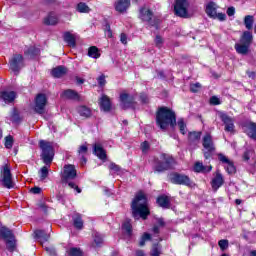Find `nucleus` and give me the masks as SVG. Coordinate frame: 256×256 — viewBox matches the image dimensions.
Wrapping results in <instances>:
<instances>
[{
  "label": "nucleus",
  "instance_id": "f257e3e1",
  "mask_svg": "<svg viewBox=\"0 0 256 256\" xmlns=\"http://www.w3.org/2000/svg\"><path fill=\"white\" fill-rule=\"evenodd\" d=\"M156 123L163 131H165L167 127L175 129V125H177L182 135L187 134V124L185 123V120L180 118L177 121L174 111L167 107H161L158 109L156 114Z\"/></svg>",
  "mask_w": 256,
  "mask_h": 256
},
{
  "label": "nucleus",
  "instance_id": "f03ea898",
  "mask_svg": "<svg viewBox=\"0 0 256 256\" xmlns=\"http://www.w3.org/2000/svg\"><path fill=\"white\" fill-rule=\"evenodd\" d=\"M40 145V149L42 150V160L45 163V165L48 166H43L38 174L40 177V181H45V179H47V177H49V165H51V163L53 162V157L55 156V150H53V144H51V142L45 141V140H41L39 142Z\"/></svg>",
  "mask_w": 256,
  "mask_h": 256
},
{
  "label": "nucleus",
  "instance_id": "7ed1b4c3",
  "mask_svg": "<svg viewBox=\"0 0 256 256\" xmlns=\"http://www.w3.org/2000/svg\"><path fill=\"white\" fill-rule=\"evenodd\" d=\"M132 215L134 219H147L149 215V207H147V196L143 192H139L132 201Z\"/></svg>",
  "mask_w": 256,
  "mask_h": 256
},
{
  "label": "nucleus",
  "instance_id": "20e7f679",
  "mask_svg": "<svg viewBox=\"0 0 256 256\" xmlns=\"http://www.w3.org/2000/svg\"><path fill=\"white\" fill-rule=\"evenodd\" d=\"M77 177V170L75 169L74 165L67 164L64 166L63 172H62V181L63 183H68V187L71 189H75L77 193H81V188L77 186L73 181Z\"/></svg>",
  "mask_w": 256,
  "mask_h": 256
},
{
  "label": "nucleus",
  "instance_id": "39448f33",
  "mask_svg": "<svg viewBox=\"0 0 256 256\" xmlns=\"http://www.w3.org/2000/svg\"><path fill=\"white\" fill-rule=\"evenodd\" d=\"M174 163L175 160L173 159V157L167 154H162L160 156V160L155 161L154 171H156L157 173H163V171L171 169Z\"/></svg>",
  "mask_w": 256,
  "mask_h": 256
},
{
  "label": "nucleus",
  "instance_id": "423d86ee",
  "mask_svg": "<svg viewBox=\"0 0 256 256\" xmlns=\"http://www.w3.org/2000/svg\"><path fill=\"white\" fill-rule=\"evenodd\" d=\"M174 13L177 17L188 19L189 17V0H176L174 5Z\"/></svg>",
  "mask_w": 256,
  "mask_h": 256
},
{
  "label": "nucleus",
  "instance_id": "0eeeda50",
  "mask_svg": "<svg viewBox=\"0 0 256 256\" xmlns=\"http://www.w3.org/2000/svg\"><path fill=\"white\" fill-rule=\"evenodd\" d=\"M1 175L4 187H6V189H13L15 184L13 183V176L11 175V167H9V165L5 164L1 168Z\"/></svg>",
  "mask_w": 256,
  "mask_h": 256
},
{
  "label": "nucleus",
  "instance_id": "6e6552de",
  "mask_svg": "<svg viewBox=\"0 0 256 256\" xmlns=\"http://www.w3.org/2000/svg\"><path fill=\"white\" fill-rule=\"evenodd\" d=\"M10 69L14 73H19L21 69L25 67V61L23 59V55L21 54H14L9 61Z\"/></svg>",
  "mask_w": 256,
  "mask_h": 256
},
{
  "label": "nucleus",
  "instance_id": "1a4fd4ad",
  "mask_svg": "<svg viewBox=\"0 0 256 256\" xmlns=\"http://www.w3.org/2000/svg\"><path fill=\"white\" fill-rule=\"evenodd\" d=\"M170 181L175 185H185L186 187H191L193 185L191 178H189V176L185 174H179V173L171 174Z\"/></svg>",
  "mask_w": 256,
  "mask_h": 256
},
{
  "label": "nucleus",
  "instance_id": "9d476101",
  "mask_svg": "<svg viewBox=\"0 0 256 256\" xmlns=\"http://www.w3.org/2000/svg\"><path fill=\"white\" fill-rule=\"evenodd\" d=\"M120 105L122 109H135V96L125 92L121 93Z\"/></svg>",
  "mask_w": 256,
  "mask_h": 256
},
{
  "label": "nucleus",
  "instance_id": "9b49d317",
  "mask_svg": "<svg viewBox=\"0 0 256 256\" xmlns=\"http://www.w3.org/2000/svg\"><path fill=\"white\" fill-rule=\"evenodd\" d=\"M47 106V96L45 94H38L35 98L34 111L39 115L45 113V107Z\"/></svg>",
  "mask_w": 256,
  "mask_h": 256
},
{
  "label": "nucleus",
  "instance_id": "f8f14e48",
  "mask_svg": "<svg viewBox=\"0 0 256 256\" xmlns=\"http://www.w3.org/2000/svg\"><path fill=\"white\" fill-rule=\"evenodd\" d=\"M220 119L224 125V131H226V133H235V119L225 113L220 114Z\"/></svg>",
  "mask_w": 256,
  "mask_h": 256
},
{
  "label": "nucleus",
  "instance_id": "ddd939ff",
  "mask_svg": "<svg viewBox=\"0 0 256 256\" xmlns=\"http://www.w3.org/2000/svg\"><path fill=\"white\" fill-rule=\"evenodd\" d=\"M218 159L221 163L224 164V167L229 175H234V173H236L237 170L235 168V164H233V162L229 160L227 156L218 154Z\"/></svg>",
  "mask_w": 256,
  "mask_h": 256
},
{
  "label": "nucleus",
  "instance_id": "4468645a",
  "mask_svg": "<svg viewBox=\"0 0 256 256\" xmlns=\"http://www.w3.org/2000/svg\"><path fill=\"white\" fill-rule=\"evenodd\" d=\"M129 7H131V0H117L114 3V9L118 13H127Z\"/></svg>",
  "mask_w": 256,
  "mask_h": 256
},
{
  "label": "nucleus",
  "instance_id": "2eb2a0df",
  "mask_svg": "<svg viewBox=\"0 0 256 256\" xmlns=\"http://www.w3.org/2000/svg\"><path fill=\"white\" fill-rule=\"evenodd\" d=\"M224 183H225V180L223 179V175L221 174V172L216 171L215 174H214V177L211 181L212 189L214 191H217V189L222 187V185Z\"/></svg>",
  "mask_w": 256,
  "mask_h": 256
},
{
  "label": "nucleus",
  "instance_id": "dca6fc26",
  "mask_svg": "<svg viewBox=\"0 0 256 256\" xmlns=\"http://www.w3.org/2000/svg\"><path fill=\"white\" fill-rule=\"evenodd\" d=\"M99 104L101 111H104V113L111 111V99H109L107 95L103 94L101 96Z\"/></svg>",
  "mask_w": 256,
  "mask_h": 256
},
{
  "label": "nucleus",
  "instance_id": "f3484780",
  "mask_svg": "<svg viewBox=\"0 0 256 256\" xmlns=\"http://www.w3.org/2000/svg\"><path fill=\"white\" fill-rule=\"evenodd\" d=\"M0 98L3 99L4 103H13L17 99V92L15 91H2Z\"/></svg>",
  "mask_w": 256,
  "mask_h": 256
},
{
  "label": "nucleus",
  "instance_id": "a211bd4d",
  "mask_svg": "<svg viewBox=\"0 0 256 256\" xmlns=\"http://www.w3.org/2000/svg\"><path fill=\"white\" fill-rule=\"evenodd\" d=\"M93 153L97 155L101 161H105L107 159V152L103 149V146L100 143H95L93 145Z\"/></svg>",
  "mask_w": 256,
  "mask_h": 256
},
{
  "label": "nucleus",
  "instance_id": "6ab92c4d",
  "mask_svg": "<svg viewBox=\"0 0 256 256\" xmlns=\"http://www.w3.org/2000/svg\"><path fill=\"white\" fill-rule=\"evenodd\" d=\"M217 9H219V6L215 4V2H209L206 5V15L213 19V17H217Z\"/></svg>",
  "mask_w": 256,
  "mask_h": 256
},
{
  "label": "nucleus",
  "instance_id": "aec40b11",
  "mask_svg": "<svg viewBox=\"0 0 256 256\" xmlns=\"http://www.w3.org/2000/svg\"><path fill=\"white\" fill-rule=\"evenodd\" d=\"M203 147L206 151H215V146L213 145V138L211 134H206L203 137Z\"/></svg>",
  "mask_w": 256,
  "mask_h": 256
},
{
  "label": "nucleus",
  "instance_id": "412c9836",
  "mask_svg": "<svg viewBox=\"0 0 256 256\" xmlns=\"http://www.w3.org/2000/svg\"><path fill=\"white\" fill-rule=\"evenodd\" d=\"M213 169L212 166H205L201 162H196L194 164V171L195 173H210V171Z\"/></svg>",
  "mask_w": 256,
  "mask_h": 256
},
{
  "label": "nucleus",
  "instance_id": "4be33fe9",
  "mask_svg": "<svg viewBox=\"0 0 256 256\" xmlns=\"http://www.w3.org/2000/svg\"><path fill=\"white\" fill-rule=\"evenodd\" d=\"M157 203H158L159 207H162L163 209H169V207L171 205V201L165 195L159 196L157 198Z\"/></svg>",
  "mask_w": 256,
  "mask_h": 256
},
{
  "label": "nucleus",
  "instance_id": "5701e85b",
  "mask_svg": "<svg viewBox=\"0 0 256 256\" xmlns=\"http://www.w3.org/2000/svg\"><path fill=\"white\" fill-rule=\"evenodd\" d=\"M34 235L42 245L43 243H46V241H49V235L43 230H36Z\"/></svg>",
  "mask_w": 256,
  "mask_h": 256
},
{
  "label": "nucleus",
  "instance_id": "b1692460",
  "mask_svg": "<svg viewBox=\"0 0 256 256\" xmlns=\"http://www.w3.org/2000/svg\"><path fill=\"white\" fill-rule=\"evenodd\" d=\"M52 77H56L57 79L63 77L65 73H67V68L65 66H58L54 69H52Z\"/></svg>",
  "mask_w": 256,
  "mask_h": 256
},
{
  "label": "nucleus",
  "instance_id": "393cba45",
  "mask_svg": "<svg viewBox=\"0 0 256 256\" xmlns=\"http://www.w3.org/2000/svg\"><path fill=\"white\" fill-rule=\"evenodd\" d=\"M76 35L71 32L64 33V41L69 45V47H75Z\"/></svg>",
  "mask_w": 256,
  "mask_h": 256
},
{
  "label": "nucleus",
  "instance_id": "a878e982",
  "mask_svg": "<svg viewBox=\"0 0 256 256\" xmlns=\"http://www.w3.org/2000/svg\"><path fill=\"white\" fill-rule=\"evenodd\" d=\"M73 220V225L75 227V229H83V218L81 217V214L76 213L73 215L72 217Z\"/></svg>",
  "mask_w": 256,
  "mask_h": 256
},
{
  "label": "nucleus",
  "instance_id": "bb28decb",
  "mask_svg": "<svg viewBox=\"0 0 256 256\" xmlns=\"http://www.w3.org/2000/svg\"><path fill=\"white\" fill-rule=\"evenodd\" d=\"M57 23H59V18H57V15H55V13L53 12H51L46 18H44L45 25H57Z\"/></svg>",
  "mask_w": 256,
  "mask_h": 256
},
{
  "label": "nucleus",
  "instance_id": "cd10ccee",
  "mask_svg": "<svg viewBox=\"0 0 256 256\" xmlns=\"http://www.w3.org/2000/svg\"><path fill=\"white\" fill-rule=\"evenodd\" d=\"M252 41H253V34H251V32L249 31H245L241 37L240 43L251 46Z\"/></svg>",
  "mask_w": 256,
  "mask_h": 256
},
{
  "label": "nucleus",
  "instance_id": "c85d7f7f",
  "mask_svg": "<svg viewBox=\"0 0 256 256\" xmlns=\"http://www.w3.org/2000/svg\"><path fill=\"white\" fill-rule=\"evenodd\" d=\"M246 133L248 137L251 139H254L256 141V124L255 123H249L246 126Z\"/></svg>",
  "mask_w": 256,
  "mask_h": 256
},
{
  "label": "nucleus",
  "instance_id": "c756f323",
  "mask_svg": "<svg viewBox=\"0 0 256 256\" xmlns=\"http://www.w3.org/2000/svg\"><path fill=\"white\" fill-rule=\"evenodd\" d=\"M77 112L79 113L80 117H84L85 119L91 117V108L87 106H79L77 108Z\"/></svg>",
  "mask_w": 256,
  "mask_h": 256
},
{
  "label": "nucleus",
  "instance_id": "7c9ffc66",
  "mask_svg": "<svg viewBox=\"0 0 256 256\" xmlns=\"http://www.w3.org/2000/svg\"><path fill=\"white\" fill-rule=\"evenodd\" d=\"M249 45L247 44H235V50L237 53H239V55H247V53H249Z\"/></svg>",
  "mask_w": 256,
  "mask_h": 256
},
{
  "label": "nucleus",
  "instance_id": "2f4dec72",
  "mask_svg": "<svg viewBox=\"0 0 256 256\" xmlns=\"http://www.w3.org/2000/svg\"><path fill=\"white\" fill-rule=\"evenodd\" d=\"M201 140V132H190L188 135V141L191 144L197 145Z\"/></svg>",
  "mask_w": 256,
  "mask_h": 256
},
{
  "label": "nucleus",
  "instance_id": "473e14b6",
  "mask_svg": "<svg viewBox=\"0 0 256 256\" xmlns=\"http://www.w3.org/2000/svg\"><path fill=\"white\" fill-rule=\"evenodd\" d=\"M0 237L1 239H4V241L11 239L13 237V232L9 228L3 226L0 228Z\"/></svg>",
  "mask_w": 256,
  "mask_h": 256
},
{
  "label": "nucleus",
  "instance_id": "72a5a7b5",
  "mask_svg": "<svg viewBox=\"0 0 256 256\" xmlns=\"http://www.w3.org/2000/svg\"><path fill=\"white\" fill-rule=\"evenodd\" d=\"M122 229H123L124 233H126V235H128V237H131V235L133 233V226L131 225L130 219H126L124 221V223L122 224Z\"/></svg>",
  "mask_w": 256,
  "mask_h": 256
},
{
  "label": "nucleus",
  "instance_id": "f704fd0d",
  "mask_svg": "<svg viewBox=\"0 0 256 256\" xmlns=\"http://www.w3.org/2000/svg\"><path fill=\"white\" fill-rule=\"evenodd\" d=\"M140 17L142 21H149L150 19H152L153 13L147 8H142L140 10Z\"/></svg>",
  "mask_w": 256,
  "mask_h": 256
},
{
  "label": "nucleus",
  "instance_id": "c9c22d12",
  "mask_svg": "<svg viewBox=\"0 0 256 256\" xmlns=\"http://www.w3.org/2000/svg\"><path fill=\"white\" fill-rule=\"evenodd\" d=\"M63 97H65L66 99H73L74 101H79V94L73 90L64 91Z\"/></svg>",
  "mask_w": 256,
  "mask_h": 256
},
{
  "label": "nucleus",
  "instance_id": "e433bc0d",
  "mask_svg": "<svg viewBox=\"0 0 256 256\" xmlns=\"http://www.w3.org/2000/svg\"><path fill=\"white\" fill-rule=\"evenodd\" d=\"M88 56L92 59H99L101 57V53H99V48L97 46H92L88 49Z\"/></svg>",
  "mask_w": 256,
  "mask_h": 256
},
{
  "label": "nucleus",
  "instance_id": "4c0bfd02",
  "mask_svg": "<svg viewBox=\"0 0 256 256\" xmlns=\"http://www.w3.org/2000/svg\"><path fill=\"white\" fill-rule=\"evenodd\" d=\"M93 247H101V245H103V236H101V234L94 232L93 233Z\"/></svg>",
  "mask_w": 256,
  "mask_h": 256
},
{
  "label": "nucleus",
  "instance_id": "58836bf2",
  "mask_svg": "<svg viewBox=\"0 0 256 256\" xmlns=\"http://www.w3.org/2000/svg\"><path fill=\"white\" fill-rule=\"evenodd\" d=\"M255 22L253 16L251 15H247L244 18V25L246 27V29H248V31H250V29H253V23Z\"/></svg>",
  "mask_w": 256,
  "mask_h": 256
},
{
  "label": "nucleus",
  "instance_id": "ea45409f",
  "mask_svg": "<svg viewBox=\"0 0 256 256\" xmlns=\"http://www.w3.org/2000/svg\"><path fill=\"white\" fill-rule=\"evenodd\" d=\"M5 241L8 251H13L16 247L15 236H12L11 238L6 239Z\"/></svg>",
  "mask_w": 256,
  "mask_h": 256
},
{
  "label": "nucleus",
  "instance_id": "a19ab883",
  "mask_svg": "<svg viewBox=\"0 0 256 256\" xmlns=\"http://www.w3.org/2000/svg\"><path fill=\"white\" fill-rule=\"evenodd\" d=\"M89 11H91V9L89 8V6H87L86 3L80 2L77 5V12L78 13H89Z\"/></svg>",
  "mask_w": 256,
  "mask_h": 256
},
{
  "label": "nucleus",
  "instance_id": "79ce46f5",
  "mask_svg": "<svg viewBox=\"0 0 256 256\" xmlns=\"http://www.w3.org/2000/svg\"><path fill=\"white\" fill-rule=\"evenodd\" d=\"M9 120L12 123H19V121H21V118L19 117V112L16 109H14L10 114Z\"/></svg>",
  "mask_w": 256,
  "mask_h": 256
},
{
  "label": "nucleus",
  "instance_id": "37998d69",
  "mask_svg": "<svg viewBox=\"0 0 256 256\" xmlns=\"http://www.w3.org/2000/svg\"><path fill=\"white\" fill-rule=\"evenodd\" d=\"M69 256H83V252L79 248H70L68 250Z\"/></svg>",
  "mask_w": 256,
  "mask_h": 256
},
{
  "label": "nucleus",
  "instance_id": "c03bdc74",
  "mask_svg": "<svg viewBox=\"0 0 256 256\" xmlns=\"http://www.w3.org/2000/svg\"><path fill=\"white\" fill-rule=\"evenodd\" d=\"M13 143H14L13 136L9 135V136L5 137L4 145H5L6 149H12Z\"/></svg>",
  "mask_w": 256,
  "mask_h": 256
},
{
  "label": "nucleus",
  "instance_id": "a18cd8bd",
  "mask_svg": "<svg viewBox=\"0 0 256 256\" xmlns=\"http://www.w3.org/2000/svg\"><path fill=\"white\" fill-rule=\"evenodd\" d=\"M161 255V246L159 244H154L151 251V256H160Z\"/></svg>",
  "mask_w": 256,
  "mask_h": 256
},
{
  "label": "nucleus",
  "instance_id": "49530a36",
  "mask_svg": "<svg viewBox=\"0 0 256 256\" xmlns=\"http://www.w3.org/2000/svg\"><path fill=\"white\" fill-rule=\"evenodd\" d=\"M146 241H151V234L144 233L143 236L140 239L139 246L143 247L145 245Z\"/></svg>",
  "mask_w": 256,
  "mask_h": 256
},
{
  "label": "nucleus",
  "instance_id": "de8ad7c7",
  "mask_svg": "<svg viewBox=\"0 0 256 256\" xmlns=\"http://www.w3.org/2000/svg\"><path fill=\"white\" fill-rule=\"evenodd\" d=\"M201 90V83L196 82L194 84H190V91L192 93H198Z\"/></svg>",
  "mask_w": 256,
  "mask_h": 256
},
{
  "label": "nucleus",
  "instance_id": "09e8293b",
  "mask_svg": "<svg viewBox=\"0 0 256 256\" xmlns=\"http://www.w3.org/2000/svg\"><path fill=\"white\" fill-rule=\"evenodd\" d=\"M221 251H225L229 247V240L222 239L218 242Z\"/></svg>",
  "mask_w": 256,
  "mask_h": 256
},
{
  "label": "nucleus",
  "instance_id": "8fccbe9b",
  "mask_svg": "<svg viewBox=\"0 0 256 256\" xmlns=\"http://www.w3.org/2000/svg\"><path fill=\"white\" fill-rule=\"evenodd\" d=\"M154 43L158 49H161L163 47V38L159 35H157L154 39Z\"/></svg>",
  "mask_w": 256,
  "mask_h": 256
},
{
  "label": "nucleus",
  "instance_id": "3c124183",
  "mask_svg": "<svg viewBox=\"0 0 256 256\" xmlns=\"http://www.w3.org/2000/svg\"><path fill=\"white\" fill-rule=\"evenodd\" d=\"M150 148H151V146L149 145V142H147V141H144L141 144L142 153H148Z\"/></svg>",
  "mask_w": 256,
  "mask_h": 256
},
{
  "label": "nucleus",
  "instance_id": "603ef678",
  "mask_svg": "<svg viewBox=\"0 0 256 256\" xmlns=\"http://www.w3.org/2000/svg\"><path fill=\"white\" fill-rule=\"evenodd\" d=\"M109 169H110V171H114V173H119V171H121V167H119V165H117L115 163H111L109 165Z\"/></svg>",
  "mask_w": 256,
  "mask_h": 256
},
{
  "label": "nucleus",
  "instance_id": "864d4df0",
  "mask_svg": "<svg viewBox=\"0 0 256 256\" xmlns=\"http://www.w3.org/2000/svg\"><path fill=\"white\" fill-rule=\"evenodd\" d=\"M212 19H218V21H225V19H227V15H225V13L216 12V16L213 17Z\"/></svg>",
  "mask_w": 256,
  "mask_h": 256
},
{
  "label": "nucleus",
  "instance_id": "5fc2aeb1",
  "mask_svg": "<svg viewBox=\"0 0 256 256\" xmlns=\"http://www.w3.org/2000/svg\"><path fill=\"white\" fill-rule=\"evenodd\" d=\"M210 103H211V105H221V100H219V98H217V96H212L210 98Z\"/></svg>",
  "mask_w": 256,
  "mask_h": 256
},
{
  "label": "nucleus",
  "instance_id": "6e6d98bb",
  "mask_svg": "<svg viewBox=\"0 0 256 256\" xmlns=\"http://www.w3.org/2000/svg\"><path fill=\"white\" fill-rule=\"evenodd\" d=\"M25 53H26V55L33 56V55H37L38 50L35 49V47H30V48H28V50Z\"/></svg>",
  "mask_w": 256,
  "mask_h": 256
},
{
  "label": "nucleus",
  "instance_id": "4d7b16f0",
  "mask_svg": "<svg viewBox=\"0 0 256 256\" xmlns=\"http://www.w3.org/2000/svg\"><path fill=\"white\" fill-rule=\"evenodd\" d=\"M105 83H107V80H105V75H101L98 78V84L100 85V87H105Z\"/></svg>",
  "mask_w": 256,
  "mask_h": 256
},
{
  "label": "nucleus",
  "instance_id": "13d9d810",
  "mask_svg": "<svg viewBox=\"0 0 256 256\" xmlns=\"http://www.w3.org/2000/svg\"><path fill=\"white\" fill-rule=\"evenodd\" d=\"M87 145H81L78 149V153L79 155H85V153H87Z\"/></svg>",
  "mask_w": 256,
  "mask_h": 256
},
{
  "label": "nucleus",
  "instance_id": "bf43d9fd",
  "mask_svg": "<svg viewBox=\"0 0 256 256\" xmlns=\"http://www.w3.org/2000/svg\"><path fill=\"white\" fill-rule=\"evenodd\" d=\"M140 101H141V103H143V104H147V103H149V97H147L146 94H141V95H140Z\"/></svg>",
  "mask_w": 256,
  "mask_h": 256
},
{
  "label": "nucleus",
  "instance_id": "052dcab7",
  "mask_svg": "<svg viewBox=\"0 0 256 256\" xmlns=\"http://www.w3.org/2000/svg\"><path fill=\"white\" fill-rule=\"evenodd\" d=\"M120 41L123 45H127V34L121 33L120 35Z\"/></svg>",
  "mask_w": 256,
  "mask_h": 256
},
{
  "label": "nucleus",
  "instance_id": "680f3d73",
  "mask_svg": "<svg viewBox=\"0 0 256 256\" xmlns=\"http://www.w3.org/2000/svg\"><path fill=\"white\" fill-rule=\"evenodd\" d=\"M228 17H233L235 15V7H229L226 11Z\"/></svg>",
  "mask_w": 256,
  "mask_h": 256
},
{
  "label": "nucleus",
  "instance_id": "e2e57ef3",
  "mask_svg": "<svg viewBox=\"0 0 256 256\" xmlns=\"http://www.w3.org/2000/svg\"><path fill=\"white\" fill-rule=\"evenodd\" d=\"M252 153H253L252 151H246V152L244 153V155H243L244 161H249V159H250Z\"/></svg>",
  "mask_w": 256,
  "mask_h": 256
},
{
  "label": "nucleus",
  "instance_id": "0e129e2a",
  "mask_svg": "<svg viewBox=\"0 0 256 256\" xmlns=\"http://www.w3.org/2000/svg\"><path fill=\"white\" fill-rule=\"evenodd\" d=\"M31 193H33L34 195H39V193H41V188L40 187H34L31 188Z\"/></svg>",
  "mask_w": 256,
  "mask_h": 256
},
{
  "label": "nucleus",
  "instance_id": "69168bd1",
  "mask_svg": "<svg viewBox=\"0 0 256 256\" xmlns=\"http://www.w3.org/2000/svg\"><path fill=\"white\" fill-rule=\"evenodd\" d=\"M156 223H158L160 227H165V220H163V218H158Z\"/></svg>",
  "mask_w": 256,
  "mask_h": 256
},
{
  "label": "nucleus",
  "instance_id": "338daca9",
  "mask_svg": "<svg viewBox=\"0 0 256 256\" xmlns=\"http://www.w3.org/2000/svg\"><path fill=\"white\" fill-rule=\"evenodd\" d=\"M106 36L111 39V37H113V32L111 31V27L108 26L107 30H106Z\"/></svg>",
  "mask_w": 256,
  "mask_h": 256
},
{
  "label": "nucleus",
  "instance_id": "774afa93",
  "mask_svg": "<svg viewBox=\"0 0 256 256\" xmlns=\"http://www.w3.org/2000/svg\"><path fill=\"white\" fill-rule=\"evenodd\" d=\"M136 256H145V252L143 250H137Z\"/></svg>",
  "mask_w": 256,
  "mask_h": 256
}]
</instances>
